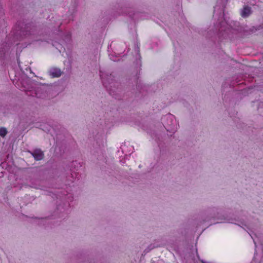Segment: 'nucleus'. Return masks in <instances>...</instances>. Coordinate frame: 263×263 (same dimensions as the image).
Listing matches in <instances>:
<instances>
[{"label":"nucleus","mask_w":263,"mask_h":263,"mask_svg":"<svg viewBox=\"0 0 263 263\" xmlns=\"http://www.w3.org/2000/svg\"><path fill=\"white\" fill-rule=\"evenodd\" d=\"M168 117H170V118H172V117H172L171 115H169V116H168V117H167V118H168Z\"/></svg>","instance_id":"5"},{"label":"nucleus","mask_w":263,"mask_h":263,"mask_svg":"<svg viewBox=\"0 0 263 263\" xmlns=\"http://www.w3.org/2000/svg\"><path fill=\"white\" fill-rule=\"evenodd\" d=\"M251 13V8L249 7H245L242 10L241 15L242 17H246Z\"/></svg>","instance_id":"3"},{"label":"nucleus","mask_w":263,"mask_h":263,"mask_svg":"<svg viewBox=\"0 0 263 263\" xmlns=\"http://www.w3.org/2000/svg\"><path fill=\"white\" fill-rule=\"evenodd\" d=\"M7 134L6 129L5 128H0V136L2 137H4Z\"/></svg>","instance_id":"4"},{"label":"nucleus","mask_w":263,"mask_h":263,"mask_svg":"<svg viewBox=\"0 0 263 263\" xmlns=\"http://www.w3.org/2000/svg\"><path fill=\"white\" fill-rule=\"evenodd\" d=\"M32 155L36 160H40L43 158V153L40 149L34 151Z\"/></svg>","instance_id":"1"},{"label":"nucleus","mask_w":263,"mask_h":263,"mask_svg":"<svg viewBox=\"0 0 263 263\" xmlns=\"http://www.w3.org/2000/svg\"><path fill=\"white\" fill-rule=\"evenodd\" d=\"M50 74L52 77H59L61 75V72L58 68H52L50 71Z\"/></svg>","instance_id":"2"}]
</instances>
